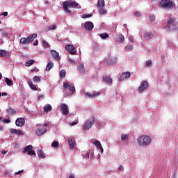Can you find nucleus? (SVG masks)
Returning <instances> with one entry per match:
<instances>
[{"label":"nucleus","mask_w":178,"mask_h":178,"mask_svg":"<svg viewBox=\"0 0 178 178\" xmlns=\"http://www.w3.org/2000/svg\"><path fill=\"white\" fill-rule=\"evenodd\" d=\"M152 143V139L147 135H141L138 138V145L139 147H149Z\"/></svg>","instance_id":"obj_1"},{"label":"nucleus","mask_w":178,"mask_h":178,"mask_svg":"<svg viewBox=\"0 0 178 178\" xmlns=\"http://www.w3.org/2000/svg\"><path fill=\"white\" fill-rule=\"evenodd\" d=\"M69 8H81V6H80V4H79V3L74 1L70 0L68 1H64L63 3V10H65V13H72V11L70 10Z\"/></svg>","instance_id":"obj_2"},{"label":"nucleus","mask_w":178,"mask_h":178,"mask_svg":"<svg viewBox=\"0 0 178 178\" xmlns=\"http://www.w3.org/2000/svg\"><path fill=\"white\" fill-rule=\"evenodd\" d=\"M160 5L163 9H172L175 6V3L172 0H162L160 3Z\"/></svg>","instance_id":"obj_3"},{"label":"nucleus","mask_w":178,"mask_h":178,"mask_svg":"<svg viewBox=\"0 0 178 178\" xmlns=\"http://www.w3.org/2000/svg\"><path fill=\"white\" fill-rule=\"evenodd\" d=\"M95 122V118L94 117H91L88 120H87L85 124L83 126V129L84 131L91 129L94 123Z\"/></svg>","instance_id":"obj_4"},{"label":"nucleus","mask_w":178,"mask_h":178,"mask_svg":"<svg viewBox=\"0 0 178 178\" xmlns=\"http://www.w3.org/2000/svg\"><path fill=\"white\" fill-rule=\"evenodd\" d=\"M47 126H48L47 123L43 124L42 128H39L35 131L36 134L38 136L45 134V133H47Z\"/></svg>","instance_id":"obj_5"},{"label":"nucleus","mask_w":178,"mask_h":178,"mask_svg":"<svg viewBox=\"0 0 178 178\" xmlns=\"http://www.w3.org/2000/svg\"><path fill=\"white\" fill-rule=\"evenodd\" d=\"M65 49L70 52V55H76L77 52L76 51H74L76 48L74 46H73V44H67L65 46Z\"/></svg>","instance_id":"obj_6"},{"label":"nucleus","mask_w":178,"mask_h":178,"mask_svg":"<svg viewBox=\"0 0 178 178\" xmlns=\"http://www.w3.org/2000/svg\"><path fill=\"white\" fill-rule=\"evenodd\" d=\"M60 109H61L62 113H63V115H64V116L69 115V106H67L66 104H61Z\"/></svg>","instance_id":"obj_7"},{"label":"nucleus","mask_w":178,"mask_h":178,"mask_svg":"<svg viewBox=\"0 0 178 178\" xmlns=\"http://www.w3.org/2000/svg\"><path fill=\"white\" fill-rule=\"evenodd\" d=\"M147 88H148V82H147L146 81H142L138 88L139 92H143V91L147 90Z\"/></svg>","instance_id":"obj_8"},{"label":"nucleus","mask_w":178,"mask_h":178,"mask_svg":"<svg viewBox=\"0 0 178 178\" xmlns=\"http://www.w3.org/2000/svg\"><path fill=\"white\" fill-rule=\"evenodd\" d=\"M175 18H170V19H168V24H167V27L168 29H170V30H173L175 29Z\"/></svg>","instance_id":"obj_9"},{"label":"nucleus","mask_w":178,"mask_h":178,"mask_svg":"<svg viewBox=\"0 0 178 178\" xmlns=\"http://www.w3.org/2000/svg\"><path fill=\"white\" fill-rule=\"evenodd\" d=\"M25 123H26V121L23 118H17L15 121V124L16 126H17V127H23Z\"/></svg>","instance_id":"obj_10"},{"label":"nucleus","mask_w":178,"mask_h":178,"mask_svg":"<svg viewBox=\"0 0 178 178\" xmlns=\"http://www.w3.org/2000/svg\"><path fill=\"white\" fill-rule=\"evenodd\" d=\"M10 134H17V136H23V131L20 129H10Z\"/></svg>","instance_id":"obj_11"},{"label":"nucleus","mask_w":178,"mask_h":178,"mask_svg":"<svg viewBox=\"0 0 178 178\" xmlns=\"http://www.w3.org/2000/svg\"><path fill=\"white\" fill-rule=\"evenodd\" d=\"M130 76H131V74L129 72H122V76L120 78V81H123L124 79H129Z\"/></svg>","instance_id":"obj_12"},{"label":"nucleus","mask_w":178,"mask_h":178,"mask_svg":"<svg viewBox=\"0 0 178 178\" xmlns=\"http://www.w3.org/2000/svg\"><path fill=\"white\" fill-rule=\"evenodd\" d=\"M85 29L86 30H88L89 31H90V30H92V29H94V24H92V22H86L85 23Z\"/></svg>","instance_id":"obj_13"},{"label":"nucleus","mask_w":178,"mask_h":178,"mask_svg":"<svg viewBox=\"0 0 178 178\" xmlns=\"http://www.w3.org/2000/svg\"><path fill=\"white\" fill-rule=\"evenodd\" d=\"M35 38H37V33H33L32 35H29L26 38L28 44H30V42H33V41H34V40H35Z\"/></svg>","instance_id":"obj_14"},{"label":"nucleus","mask_w":178,"mask_h":178,"mask_svg":"<svg viewBox=\"0 0 178 178\" xmlns=\"http://www.w3.org/2000/svg\"><path fill=\"white\" fill-rule=\"evenodd\" d=\"M51 54L53 58H54V59H56V60H60V57L59 56L58 52H57L55 50H51Z\"/></svg>","instance_id":"obj_15"},{"label":"nucleus","mask_w":178,"mask_h":178,"mask_svg":"<svg viewBox=\"0 0 178 178\" xmlns=\"http://www.w3.org/2000/svg\"><path fill=\"white\" fill-rule=\"evenodd\" d=\"M68 143H69L70 148L73 149V148H74V144L76 143V140H74V138H69Z\"/></svg>","instance_id":"obj_16"},{"label":"nucleus","mask_w":178,"mask_h":178,"mask_svg":"<svg viewBox=\"0 0 178 178\" xmlns=\"http://www.w3.org/2000/svg\"><path fill=\"white\" fill-rule=\"evenodd\" d=\"M94 144L98 149H100V152H104V148H102V145H101V142H99V140L95 141Z\"/></svg>","instance_id":"obj_17"},{"label":"nucleus","mask_w":178,"mask_h":178,"mask_svg":"<svg viewBox=\"0 0 178 178\" xmlns=\"http://www.w3.org/2000/svg\"><path fill=\"white\" fill-rule=\"evenodd\" d=\"M6 112L8 116H12V115H15V113H16V110H15V108H8L6 110Z\"/></svg>","instance_id":"obj_18"},{"label":"nucleus","mask_w":178,"mask_h":178,"mask_svg":"<svg viewBox=\"0 0 178 178\" xmlns=\"http://www.w3.org/2000/svg\"><path fill=\"white\" fill-rule=\"evenodd\" d=\"M101 95V92H96V93H93L91 95V93H89V92H86L85 93V95L86 97H88L89 98H92L94 97H98V95Z\"/></svg>","instance_id":"obj_19"},{"label":"nucleus","mask_w":178,"mask_h":178,"mask_svg":"<svg viewBox=\"0 0 178 178\" xmlns=\"http://www.w3.org/2000/svg\"><path fill=\"white\" fill-rule=\"evenodd\" d=\"M43 109L44 112H49V111H52V106L50 104H46L44 107Z\"/></svg>","instance_id":"obj_20"},{"label":"nucleus","mask_w":178,"mask_h":178,"mask_svg":"<svg viewBox=\"0 0 178 178\" xmlns=\"http://www.w3.org/2000/svg\"><path fill=\"white\" fill-rule=\"evenodd\" d=\"M28 84L31 90H33V91H37V90H38L37 86H35V85L33 84L32 81H29Z\"/></svg>","instance_id":"obj_21"},{"label":"nucleus","mask_w":178,"mask_h":178,"mask_svg":"<svg viewBox=\"0 0 178 178\" xmlns=\"http://www.w3.org/2000/svg\"><path fill=\"white\" fill-rule=\"evenodd\" d=\"M97 6L99 8H104V6H105V1L104 0H98Z\"/></svg>","instance_id":"obj_22"},{"label":"nucleus","mask_w":178,"mask_h":178,"mask_svg":"<svg viewBox=\"0 0 178 178\" xmlns=\"http://www.w3.org/2000/svg\"><path fill=\"white\" fill-rule=\"evenodd\" d=\"M34 63H35V61L34 60H29L25 63V66L29 67V66L34 65Z\"/></svg>","instance_id":"obj_23"},{"label":"nucleus","mask_w":178,"mask_h":178,"mask_svg":"<svg viewBox=\"0 0 178 178\" xmlns=\"http://www.w3.org/2000/svg\"><path fill=\"white\" fill-rule=\"evenodd\" d=\"M117 40L118 42H123L124 41V36L122 34H120L117 36Z\"/></svg>","instance_id":"obj_24"},{"label":"nucleus","mask_w":178,"mask_h":178,"mask_svg":"<svg viewBox=\"0 0 178 178\" xmlns=\"http://www.w3.org/2000/svg\"><path fill=\"white\" fill-rule=\"evenodd\" d=\"M103 80L105 83H107V84H112V79L109 76L104 77Z\"/></svg>","instance_id":"obj_25"},{"label":"nucleus","mask_w":178,"mask_h":178,"mask_svg":"<svg viewBox=\"0 0 178 178\" xmlns=\"http://www.w3.org/2000/svg\"><path fill=\"white\" fill-rule=\"evenodd\" d=\"M78 70H79L80 73H85L86 69L84 68V65L80 64L78 67Z\"/></svg>","instance_id":"obj_26"},{"label":"nucleus","mask_w":178,"mask_h":178,"mask_svg":"<svg viewBox=\"0 0 178 178\" xmlns=\"http://www.w3.org/2000/svg\"><path fill=\"white\" fill-rule=\"evenodd\" d=\"M99 37L102 38V40H105L106 38H109V35L108 33H103L99 34Z\"/></svg>","instance_id":"obj_27"},{"label":"nucleus","mask_w":178,"mask_h":178,"mask_svg":"<svg viewBox=\"0 0 178 178\" xmlns=\"http://www.w3.org/2000/svg\"><path fill=\"white\" fill-rule=\"evenodd\" d=\"M5 81H6V83L7 84V86H13V81H12L9 78H6Z\"/></svg>","instance_id":"obj_28"},{"label":"nucleus","mask_w":178,"mask_h":178,"mask_svg":"<svg viewBox=\"0 0 178 178\" xmlns=\"http://www.w3.org/2000/svg\"><path fill=\"white\" fill-rule=\"evenodd\" d=\"M53 67H54V63L50 62L47 65L46 70H48L49 72V70H51Z\"/></svg>","instance_id":"obj_29"},{"label":"nucleus","mask_w":178,"mask_h":178,"mask_svg":"<svg viewBox=\"0 0 178 178\" xmlns=\"http://www.w3.org/2000/svg\"><path fill=\"white\" fill-rule=\"evenodd\" d=\"M31 149H33V145H29L25 147L24 153L26 154V152H29V151H31Z\"/></svg>","instance_id":"obj_30"},{"label":"nucleus","mask_w":178,"mask_h":178,"mask_svg":"<svg viewBox=\"0 0 178 178\" xmlns=\"http://www.w3.org/2000/svg\"><path fill=\"white\" fill-rule=\"evenodd\" d=\"M118 62V58H113L111 60V62H107L108 65H116Z\"/></svg>","instance_id":"obj_31"},{"label":"nucleus","mask_w":178,"mask_h":178,"mask_svg":"<svg viewBox=\"0 0 178 178\" xmlns=\"http://www.w3.org/2000/svg\"><path fill=\"white\" fill-rule=\"evenodd\" d=\"M20 43L23 44L24 45H26V44H29V42L27 40V38H22L20 39Z\"/></svg>","instance_id":"obj_32"},{"label":"nucleus","mask_w":178,"mask_h":178,"mask_svg":"<svg viewBox=\"0 0 178 178\" xmlns=\"http://www.w3.org/2000/svg\"><path fill=\"white\" fill-rule=\"evenodd\" d=\"M38 155L40 158H42V159L45 158V154H44L42 150H38Z\"/></svg>","instance_id":"obj_33"},{"label":"nucleus","mask_w":178,"mask_h":178,"mask_svg":"<svg viewBox=\"0 0 178 178\" xmlns=\"http://www.w3.org/2000/svg\"><path fill=\"white\" fill-rule=\"evenodd\" d=\"M68 88L72 92H74V91H76V88H74V84L73 83H70Z\"/></svg>","instance_id":"obj_34"},{"label":"nucleus","mask_w":178,"mask_h":178,"mask_svg":"<svg viewBox=\"0 0 178 178\" xmlns=\"http://www.w3.org/2000/svg\"><path fill=\"white\" fill-rule=\"evenodd\" d=\"M33 81L35 83H40V81H41V78L40 76H35L33 77Z\"/></svg>","instance_id":"obj_35"},{"label":"nucleus","mask_w":178,"mask_h":178,"mask_svg":"<svg viewBox=\"0 0 178 178\" xmlns=\"http://www.w3.org/2000/svg\"><path fill=\"white\" fill-rule=\"evenodd\" d=\"M65 76H66V70H62L60 72V77L62 79V78L65 77Z\"/></svg>","instance_id":"obj_36"},{"label":"nucleus","mask_w":178,"mask_h":178,"mask_svg":"<svg viewBox=\"0 0 178 178\" xmlns=\"http://www.w3.org/2000/svg\"><path fill=\"white\" fill-rule=\"evenodd\" d=\"M42 45H43V47H44V48H49V47H51L49 43H48V42H47L45 40L42 41Z\"/></svg>","instance_id":"obj_37"},{"label":"nucleus","mask_w":178,"mask_h":178,"mask_svg":"<svg viewBox=\"0 0 178 178\" xmlns=\"http://www.w3.org/2000/svg\"><path fill=\"white\" fill-rule=\"evenodd\" d=\"M92 17V14H83L81 16L82 19H88V17Z\"/></svg>","instance_id":"obj_38"},{"label":"nucleus","mask_w":178,"mask_h":178,"mask_svg":"<svg viewBox=\"0 0 178 178\" xmlns=\"http://www.w3.org/2000/svg\"><path fill=\"white\" fill-rule=\"evenodd\" d=\"M51 147H53V148H58V147H59V143H58V141L53 142Z\"/></svg>","instance_id":"obj_39"},{"label":"nucleus","mask_w":178,"mask_h":178,"mask_svg":"<svg viewBox=\"0 0 178 178\" xmlns=\"http://www.w3.org/2000/svg\"><path fill=\"white\" fill-rule=\"evenodd\" d=\"M127 138H129V134L121 135V140H122V141H124V140H127Z\"/></svg>","instance_id":"obj_40"},{"label":"nucleus","mask_w":178,"mask_h":178,"mask_svg":"<svg viewBox=\"0 0 178 178\" xmlns=\"http://www.w3.org/2000/svg\"><path fill=\"white\" fill-rule=\"evenodd\" d=\"M0 55L1 56H6V51L5 50H0Z\"/></svg>","instance_id":"obj_41"},{"label":"nucleus","mask_w":178,"mask_h":178,"mask_svg":"<svg viewBox=\"0 0 178 178\" xmlns=\"http://www.w3.org/2000/svg\"><path fill=\"white\" fill-rule=\"evenodd\" d=\"M125 49H127V51H131V49H133V46L131 44H128L126 47Z\"/></svg>","instance_id":"obj_42"},{"label":"nucleus","mask_w":178,"mask_h":178,"mask_svg":"<svg viewBox=\"0 0 178 178\" xmlns=\"http://www.w3.org/2000/svg\"><path fill=\"white\" fill-rule=\"evenodd\" d=\"M28 155H35V152L34 150H29L26 152Z\"/></svg>","instance_id":"obj_43"},{"label":"nucleus","mask_w":178,"mask_h":178,"mask_svg":"<svg viewBox=\"0 0 178 178\" xmlns=\"http://www.w3.org/2000/svg\"><path fill=\"white\" fill-rule=\"evenodd\" d=\"M99 13H100V15H105L106 13V10H105L104 9L102 8L99 10Z\"/></svg>","instance_id":"obj_44"},{"label":"nucleus","mask_w":178,"mask_h":178,"mask_svg":"<svg viewBox=\"0 0 178 178\" xmlns=\"http://www.w3.org/2000/svg\"><path fill=\"white\" fill-rule=\"evenodd\" d=\"M149 19L150 22H154V20H155V15H150Z\"/></svg>","instance_id":"obj_45"},{"label":"nucleus","mask_w":178,"mask_h":178,"mask_svg":"<svg viewBox=\"0 0 178 178\" xmlns=\"http://www.w3.org/2000/svg\"><path fill=\"white\" fill-rule=\"evenodd\" d=\"M145 64H146V66H152V61L147 60Z\"/></svg>","instance_id":"obj_46"},{"label":"nucleus","mask_w":178,"mask_h":178,"mask_svg":"<svg viewBox=\"0 0 178 178\" xmlns=\"http://www.w3.org/2000/svg\"><path fill=\"white\" fill-rule=\"evenodd\" d=\"M70 85H69V83H63V87H64V88L66 90V89H67V88H69V87H70Z\"/></svg>","instance_id":"obj_47"},{"label":"nucleus","mask_w":178,"mask_h":178,"mask_svg":"<svg viewBox=\"0 0 178 178\" xmlns=\"http://www.w3.org/2000/svg\"><path fill=\"white\" fill-rule=\"evenodd\" d=\"M3 37H8V33H6V31L1 33V38H3Z\"/></svg>","instance_id":"obj_48"},{"label":"nucleus","mask_w":178,"mask_h":178,"mask_svg":"<svg viewBox=\"0 0 178 178\" xmlns=\"http://www.w3.org/2000/svg\"><path fill=\"white\" fill-rule=\"evenodd\" d=\"M49 30H55V29H56V25L53 24L51 25L50 26H49Z\"/></svg>","instance_id":"obj_49"},{"label":"nucleus","mask_w":178,"mask_h":178,"mask_svg":"<svg viewBox=\"0 0 178 178\" xmlns=\"http://www.w3.org/2000/svg\"><path fill=\"white\" fill-rule=\"evenodd\" d=\"M145 38H149L151 37V32L145 33Z\"/></svg>","instance_id":"obj_50"},{"label":"nucleus","mask_w":178,"mask_h":178,"mask_svg":"<svg viewBox=\"0 0 178 178\" xmlns=\"http://www.w3.org/2000/svg\"><path fill=\"white\" fill-rule=\"evenodd\" d=\"M135 16H136L137 17H140V16H141V13H140V12L136 11L135 12Z\"/></svg>","instance_id":"obj_51"},{"label":"nucleus","mask_w":178,"mask_h":178,"mask_svg":"<svg viewBox=\"0 0 178 178\" xmlns=\"http://www.w3.org/2000/svg\"><path fill=\"white\" fill-rule=\"evenodd\" d=\"M129 40L131 42H134V37H133V36H129Z\"/></svg>","instance_id":"obj_52"},{"label":"nucleus","mask_w":178,"mask_h":178,"mask_svg":"<svg viewBox=\"0 0 178 178\" xmlns=\"http://www.w3.org/2000/svg\"><path fill=\"white\" fill-rule=\"evenodd\" d=\"M77 123H79V120H76L72 122V126H76V124H77Z\"/></svg>","instance_id":"obj_53"},{"label":"nucleus","mask_w":178,"mask_h":178,"mask_svg":"<svg viewBox=\"0 0 178 178\" xmlns=\"http://www.w3.org/2000/svg\"><path fill=\"white\" fill-rule=\"evenodd\" d=\"M119 170H120V171H123V170H124V168L123 167V165H120V167H119Z\"/></svg>","instance_id":"obj_54"},{"label":"nucleus","mask_w":178,"mask_h":178,"mask_svg":"<svg viewBox=\"0 0 178 178\" xmlns=\"http://www.w3.org/2000/svg\"><path fill=\"white\" fill-rule=\"evenodd\" d=\"M4 123H10V120L5 119L3 120Z\"/></svg>","instance_id":"obj_55"},{"label":"nucleus","mask_w":178,"mask_h":178,"mask_svg":"<svg viewBox=\"0 0 178 178\" xmlns=\"http://www.w3.org/2000/svg\"><path fill=\"white\" fill-rule=\"evenodd\" d=\"M20 173H23V170L16 172L15 175H20Z\"/></svg>","instance_id":"obj_56"},{"label":"nucleus","mask_w":178,"mask_h":178,"mask_svg":"<svg viewBox=\"0 0 178 178\" xmlns=\"http://www.w3.org/2000/svg\"><path fill=\"white\" fill-rule=\"evenodd\" d=\"M68 60L70 63H75V61L73 59L70 58Z\"/></svg>","instance_id":"obj_57"},{"label":"nucleus","mask_w":178,"mask_h":178,"mask_svg":"<svg viewBox=\"0 0 178 178\" xmlns=\"http://www.w3.org/2000/svg\"><path fill=\"white\" fill-rule=\"evenodd\" d=\"M1 15L2 16H8V12H4Z\"/></svg>","instance_id":"obj_58"},{"label":"nucleus","mask_w":178,"mask_h":178,"mask_svg":"<svg viewBox=\"0 0 178 178\" xmlns=\"http://www.w3.org/2000/svg\"><path fill=\"white\" fill-rule=\"evenodd\" d=\"M7 153H8V151H6V150H2L1 152V154H3V155H5Z\"/></svg>","instance_id":"obj_59"},{"label":"nucleus","mask_w":178,"mask_h":178,"mask_svg":"<svg viewBox=\"0 0 178 178\" xmlns=\"http://www.w3.org/2000/svg\"><path fill=\"white\" fill-rule=\"evenodd\" d=\"M35 47V45H38V40H36L35 43L33 44Z\"/></svg>","instance_id":"obj_60"},{"label":"nucleus","mask_w":178,"mask_h":178,"mask_svg":"<svg viewBox=\"0 0 178 178\" xmlns=\"http://www.w3.org/2000/svg\"><path fill=\"white\" fill-rule=\"evenodd\" d=\"M1 95H2L3 96H6V95H8V93H6V92H2Z\"/></svg>","instance_id":"obj_61"},{"label":"nucleus","mask_w":178,"mask_h":178,"mask_svg":"<svg viewBox=\"0 0 178 178\" xmlns=\"http://www.w3.org/2000/svg\"><path fill=\"white\" fill-rule=\"evenodd\" d=\"M3 127L0 126V131H3Z\"/></svg>","instance_id":"obj_62"},{"label":"nucleus","mask_w":178,"mask_h":178,"mask_svg":"<svg viewBox=\"0 0 178 178\" xmlns=\"http://www.w3.org/2000/svg\"><path fill=\"white\" fill-rule=\"evenodd\" d=\"M69 178H76L74 177V175H70Z\"/></svg>","instance_id":"obj_63"},{"label":"nucleus","mask_w":178,"mask_h":178,"mask_svg":"<svg viewBox=\"0 0 178 178\" xmlns=\"http://www.w3.org/2000/svg\"><path fill=\"white\" fill-rule=\"evenodd\" d=\"M2 79V74L0 73V80Z\"/></svg>","instance_id":"obj_64"}]
</instances>
